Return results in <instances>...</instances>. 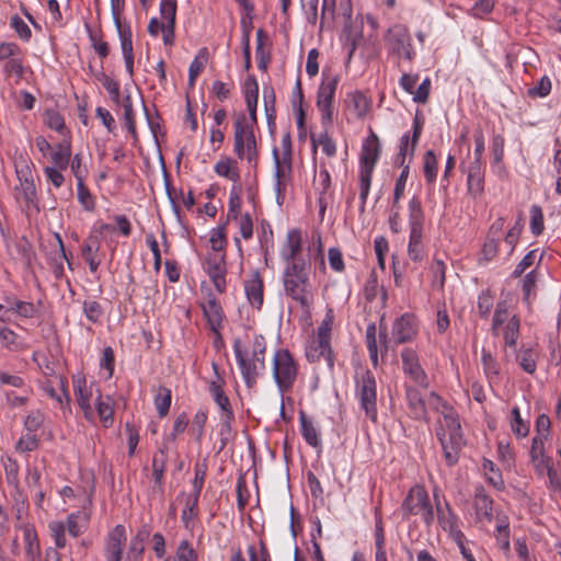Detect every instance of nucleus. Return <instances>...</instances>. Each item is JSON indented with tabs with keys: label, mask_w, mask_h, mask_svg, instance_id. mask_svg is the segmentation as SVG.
Wrapping results in <instances>:
<instances>
[{
	"label": "nucleus",
	"mask_w": 561,
	"mask_h": 561,
	"mask_svg": "<svg viewBox=\"0 0 561 561\" xmlns=\"http://www.w3.org/2000/svg\"><path fill=\"white\" fill-rule=\"evenodd\" d=\"M374 169H369L366 167H360V173H359V198L362 201L363 206L366 203V198L369 193L370 188V182H371V174Z\"/></svg>",
	"instance_id": "nucleus-50"
},
{
	"label": "nucleus",
	"mask_w": 561,
	"mask_h": 561,
	"mask_svg": "<svg viewBox=\"0 0 561 561\" xmlns=\"http://www.w3.org/2000/svg\"><path fill=\"white\" fill-rule=\"evenodd\" d=\"M181 496L184 497V507L182 510L181 519L186 529H193L195 525V520L198 515V499L196 494H185L182 493Z\"/></svg>",
	"instance_id": "nucleus-28"
},
{
	"label": "nucleus",
	"mask_w": 561,
	"mask_h": 561,
	"mask_svg": "<svg viewBox=\"0 0 561 561\" xmlns=\"http://www.w3.org/2000/svg\"><path fill=\"white\" fill-rule=\"evenodd\" d=\"M207 273L219 293L225 291L226 288V266L225 254L209 256L207 259Z\"/></svg>",
	"instance_id": "nucleus-20"
},
{
	"label": "nucleus",
	"mask_w": 561,
	"mask_h": 561,
	"mask_svg": "<svg viewBox=\"0 0 561 561\" xmlns=\"http://www.w3.org/2000/svg\"><path fill=\"white\" fill-rule=\"evenodd\" d=\"M405 394L412 417L415 420H426V403L420 391L413 387H407Z\"/></svg>",
	"instance_id": "nucleus-27"
},
{
	"label": "nucleus",
	"mask_w": 561,
	"mask_h": 561,
	"mask_svg": "<svg viewBox=\"0 0 561 561\" xmlns=\"http://www.w3.org/2000/svg\"><path fill=\"white\" fill-rule=\"evenodd\" d=\"M188 425V416L185 412H182L178 415V417L174 421L172 433L164 437L163 439L170 442L171 444L174 443L176 435L183 433Z\"/></svg>",
	"instance_id": "nucleus-59"
},
{
	"label": "nucleus",
	"mask_w": 561,
	"mask_h": 561,
	"mask_svg": "<svg viewBox=\"0 0 561 561\" xmlns=\"http://www.w3.org/2000/svg\"><path fill=\"white\" fill-rule=\"evenodd\" d=\"M149 537V530L141 528L131 538L125 561H139L145 551V541Z\"/></svg>",
	"instance_id": "nucleus-30"
},
{
	"label": "nucleus",
	"mask_w": 561,
	"mask_h": 561,
	"mask_svg": "<svg viewBox=\"0 0 561 561\" xmlns=\"http://www.w3.org/2000/svg\"><path fill=\"white\" fill-rule=\"evenodd\" d=\"M71 157V145L69 140L58 144L51 153V159L60 170L67 169Z\"/></svg>",
	"instance_id": "nucleus-38"
},
{
	"label": "nucleus",
	"mask_w": 561,
	"mask_h": 561,
	"mask_svg": "<svg viewBox=\"0 0 561 561\" xmlns=\"http://www.w3.org/2000/svg\"><path fill=\"white\" fill-rule=\"evenodd\" d=\"M5 479L8 484L16 488L19 485V463L8 458L4 462Z\"/></svg>",
	"instance_id": "nucleus-61"
},
{
	"label": "nucleus",
	"mask_w": 561,
	"mask_h": 561,
	"mask_svg": "<svg viewBox=\"0 0 561 561\" xmlns=\"http://www.w3.org/2000/svg\"><path fill=\"white\" fill-rule=\"evenodd\" d=\"M391 335L397 344L412 341L416 335L413 318H396L392 322Z\"/></svg>",
	"instance_id": "nucleus-19"
},
{
	"label": "nucleus",
	"mask_w": 561,
	"mask_h": 561,
	"mask_svg": "<svg viewBox=\"0 0 561 561\" xmlns=\"http://www.w3.org/2000/svg\"><path fill=\"white\" fill-rule=\"evenodd\" d=\"M94 404V412L99 415L103 426L106 428L112 426L114 414L113 399L110 396H103L102 393H99V396L95 397Z\"/></svg>",
	"instance_id": "nucleus-29"
},
{
	"label": "nucleus",
	"mask_w": 561,
	"mask_h": 561,
	"mask_svg": "<svg viewBox=\"0 0 561 561\" xmlns=\"http://www.w3.org/2000/svg\"><path fill=\"white\" fill-rule=\"evenodd\" d=\"M468 191L473 196H480L484 190V173L482 174H468Z\"/></svg>",
	"instance_id": "nucleus-58"
},
{
	"label": "nucleus",
	"mask_w": 561,
	"mask_h": 561,
	"mask_svg": "<svg viewBox=\"0 0 561 561\" xmlns=\"http://www.w3.org/2000/svg\"><path fill=\"white\" fill-rule=\"evenodd\" d=\"M209 242L214 251L220 252L224 250L227 242L225 224L211 230Z\"/></svg>",
	"instance_id": "nucleus-54"
},
{
	"label": "nucleus",
	"mask_w": 561,
	"mask_h": 561,
	"mask_svg": "<svg viewBox=\"0 0 561 561\" xmlns=\"http://www.w3.org/2000/svg\"><path fill=\"white\" fill-rule=\"evenodd\" d=\"M483 472L488 481L494 486L500 489L503 485L502 474L499 469L495 468L493 461L484 459L482 463Z\"/></svg>",
	"instance_id": "nucleus-44"
},
{
	"label": "nucleus",
	"mask_w": 561,
	"mask_h": 561,
	"mask_svg": "<svg viewBox=\"0 0 561 561\" xmlns=\"http://www.w3.org/2000/svg\"><path fill=\"white\" fill-rule=\"evenodd\" d=\"M387 42L394 54L403 56L409 60L413 58L411 36L407 27L402 25H394L389 28Z\"/></svg>",
	"instance_id": "nucleus-14"
},
{
	"label": "nucleus",
	"mask_w": 561,
	"mask_h": 561,
	"mask_svg": "<svg viewBox=\"0 0 561 561\" xmlns=\"http://www.w3.org/2000/svg\"><path fill=\"white\" fill-rule=\"evenodd\" d=\"M298 374V364L286 348L277 350L273 356V377L282 393L294 386Z\"/></svg>",
	"instance_id": "nucleus-7"
},
{
	"label": "nucleus",
	"mask_w": 561,
	"mask_h": 561,
	"mask_svg": "<svg viewBox=\"0 0 561 561\" xmlns=\"http://www.w3.org/2000/svg\"><path fill=\"white\" fill-rule=\"evenodd\" d=\"M376 325L375 323L368 324L366 329V345L369 354L370 362L374 367L378 366V345L376 337Z\"/></svg>",
	"instance_id": "nucleus-41"
},
{
	"label": "nucleus",
	"mask_w": 561,
	"mask_h": 561,
	"mask_svg": "<svg viewBox=\"0 0 561 561\" xmlns=\"http://www.w3.org/2000/svg\"><path fill=\"white\" fill-rule=\"evenodd\" d=\"M213 368L215 370V374L217 376V380H213L209 383V392L213 396L214 401L217 403V405L227 413L228 419H231L233 416L230 401L228 397L225 394L222 390V380L220 379L218 375V367L216 364H213Z\"/></svg>",
	"instance_id": "nucleus-26"
},
{
	"label": "nucleus",
	"mask_w": 561,
	"mask_h": 561,
	"mask_svg": "<svg viewBox=\"0 0 561 561\" xmlns=\"http://www.w3.org/2000/svg\"><path fill=\"white\" fill-rule=\"evenodd\" d=\"M22 530L27 561H38L41 557V545L35 527L32 524H25Z\"/></svg>",
	"instance_id": "nucleus-24"
},
{
	"label": "nucleus",
	"mask_w": 561,
	"mask_h": 561,
	"mask_svg": "<svg viewBox=\"0 0 561 561\" xmlns=\"http://www.w3.org/2000/svg\"><path fill=\"white\" fill-rule=\"evenodd\" d=\"M508 423H510L511 431L517 437L526 436V432H522V430L524 427V420H523L520 411L517 407L512 409L511 414L508 416Z\"/></svg>",
	"instance_id": "nucleus-55"
},
{
	"label": "nucleus",
	"mask_w": 561,
	"mask_h": 561,
	"mask_svg": "<svg viewBox=\"0 0 561 561\" xmlns=\"http://www.w3.org/2000/svg\"><path fill=\"white\" fill-rule=\"evenodd\" d=\"M423 169L426 181L433 183L437 174V159L433 150L425 152Z\"/></svg>",
	"instance_id": "nucleus-46"
},
{
	"label": "nucleus",
	"mask_w": 561,
	"mask_h": 561,
	"mask_svg": "<svg viewBox=\"0 0 561 561\" xmlns=\"http://www.w3.org/2000/svg\"><path fill=\"white\" fill-rule=\"evenodd\" d=\"M163 561H198L197 552L187 540H181L175 554L168 557Z\"/></svg>",
	"instance_id": "nucleus-39"
},
{
	"label": "nucleus",
	"mask_w": 561,
	"mask_h": 561,
	"mask_svg": "<svg viewBox=\"0 0 561 561\" xmlns=\"http://www.w3.org/2000/svg\"><path fill=\"white\" fill-rule=\"evenodd\" d=\"M530 455L536 472L540 477L548 476L552 485H559L560 483L558 474L553 469L552 459L543 455V446L539 438H533Z\"/></svg>",
	"instance_id": "nucleus-13"
},
{
	"label": "nucleus",
	"mask_w": 561,
	"mask_h": 561,
	"mask_svg": "<svg viewBox=\"0 0 561 561\" xmlns=\"http://www.w3.org/2000/svg\"><path fill=\"white\" fill-rule=\"evenodd\" d=\"M233 352L236 355L237 364L245 385L251 388L256 383L259 375L265 368V342L263 336H256L253 344L252 355L248 357L243 354L241 348L240 339L233 342Z\"/></svg>",
	"instance_id": "nucleus-3"
},
{
	"label": "nucleus",
	"mask_w": 561,
	"mask_h": 561,
	"mask_svg": "<svg viewBox=\"0 0 561 561\" xmlns=\"http://www.w3.org/2000/svg\"><path fill=\"white\" fill-rule=\"evenodd\" d=\"M111 4H112L113 20H114L115 26L117 28L118 36L121 38L123 55H124V57L134 56L130 27L122 26L119 8H118V5L114 4V0H111Z\"/></svg>",
	"instance_id": "nucleus-23"
},
{
	"label": "nucleus",
	"mask_w": 561,
	"mask_h": 561,
	"mask_svg": "<svg viewBox=\"0 0 561 561\" xmlns=\"http://www.w3.org/2000/svg\"><path fill=\"white\" fill-rule=\"evenodd\" d=\"M425 403L426 408L440 412L443 415L444 421L436 430V435L447 465L454 466L458 461L460 450L465 444L459 416L436 392H431L425 399Z\"/></svg>",
	"instance_id": "nucleus-1"
},
{
	"label": "nucleus",
	"mask_w": 561,
	"mask_h": 561,
	"mask_svg": "<svg viewBox=\"0 0 561 561\" xmlns=\"http://www.w3.org/2000/svg\"><path fill=\"white\" fill-rule=\"evenodd\" d=\"M355 394L366 416L376 423L378 417L377 383L373 373L365 370L357 377Z\"/></svg>",
	"instance_id": "nucleus-9"
},
{
	"label": "nucleus",
	"mask_w": 561,
	"mask_h": 561,
	"mask_svg": "<svg viewBox=\"0 0 561 561\" xmlns=\"http://www.w3.org/2000/svg\"><path fill=\"white\" fill-rule=\"evenodd\" d=\"M311 141H312V146L313 148L316 149L317 146H321L322 147V151L328 156V157H333L336 152V147H335V142L332 140L331 137H329L328 133L324 131L323 134L319 135V137L317 138L316 135H311Z\"/></svg>",
	"instance_id": "nucleus-45"
},
{
	"label": "nucleus",
	"mask_w": 561,
	"mask_h": 561,
	"mask_svg": "<svg viewBox=\"0 0 561 561\" xmlns=\"http://www.w3.org/2000/svg\"><path fill=\"white\" fill-rule=\"evenodd\" d=\"M90 524V513L84 510L70 513L66 522L53 520L48 524V529L57 549H64L67 546L66 531L77 538L88 529Z\"/></svg>",
	"instance_id": "nucleus-6"
},
{
	"label": "nucleus",
	"mask_w": 561,
	"mask_h": 561,
	"mask_svg": "<svg viewBox=\"0 0 561 561\" xmlns=\"http://www.w3.org/2000/svg\"><path fill=\"white\" fill-rule=\"evenodd\" d=\"M160 13L164 23L175 24L176 0H161Z\"/></svg>",
	"instance_id": "nucleus-56"
},
{
	"label": "nucleus",
	"mask_w": 561,
	"mask_h": 561,
	"mask_svg": "<svg viewBox=\"0 0 561 561\" xmlns=\"http://www.w3.org/2000/svg\"><path fill=\"white\" fill-rule=\"evenodd\" d=\"M171 400V390L165 387H159L154 396V405L160 417H164L169 413Z\"/></svg>",
	"instance_id": "nucleus-40"
},
{
	"label": "nucleus",
	"mask_w": 561,
	"mask_h": 561,
	"mask_svg": "<svg viewBox=\"0 0 561 561\" xmlns=\"http://www.w3.org/2000/svg\"><path fill=\"white\" fill-rule=\"evenodd\" d=\"M123 108H124V121H125L127 130L130 133V135L133 136L134 139H137L134 110H133L131 99L129 95H127L123 100Z\"/></svg>",
	"instance_id": "nucleus-47"
},
{
	"label": "nucleus",
	"mask_w": 561,
	"mask_h": 561,
	"mask_svg": "<svg viewBox=\"0 0 561 561\" xmlns=\"http://www.w3.org/2000/svg\"><path fill=\"white\" fill-rule=\"evenodd\" d=\"M209 58V53L206 47H203L198 50L197 55L195 56L194 60L192 61L190 69H188V85L191 88L194 87L195 80L198 77V75L204 70L207 61Z\"/></svg>",
	"instance_id": "nucleus-35"
},
{
	"label": "nucleus",
	"mask_w": 561,
	"mask_h": 561,
	"mask_svg": "<svg viewBox=\"0 0 561 561\" xmlns=\"http://www.w3.org/2000/svg\"><path fill=\"white\" fill-rule=\"evenodd\" d=\"M207 417H208L207 412L203 409H199L193 417L190 431L195 436V439L198 443H201V440L204 436L205 424L207 422Z\"/></svg>",
	"instance_id": "nucleus-43"
},
{
	"label": "nucleus",
	"mask_w": 561,
	"mask_h": 561,
	"mask_svg": "<svg viewBox=\"0 0 561 561\" xmlns=\"http://www.w3.org/2000/svg\"><path fill=\"white\" fill-rule=\"evenodd\" d=\"M403 519L409 520L412 515H421L424 523L431 525L434 520V511L427 491L415 485L411 488L401 505Z\"/></svg>",
	"instance_id": "nucleus-8"
},
{
	"label": "nucleus",
	"mask_w": 561,
	"mask_h": 561,
	"mask_svg": "<svg viewBox=\"0 0 561 561\" xmlns=\"http://www.w3.org/2000/svg\"><path fill=\"white\" fill-rule=\"evenodd\" d=\"M38 448V439L35 434L27 433L16 443L15 449L20 453L33 451Z\"/></svg>",
	"instance_id": "nucleus-57"
},
{
	"label": "nucleus",
	"mask_w": 561,
	"mask_h": 561,
	"mask_svg": "<svg viewBox=\"0 0 561 561\" xmlns=\"http://www.w3.org/2000/svg\"><path fill=\"white\" fill-rule=\"evenodd\" d=\"M380 151L381 148L379 138L374 131H370L369 136L366 138L363 145L360 154L362 167L374 169L380 156Z\"/></svg>",
	"instance_id": "nucleus-21"
},
{
	"label": "nucleus",
	"mask_w": 561,
	"mask_h": 561,
	"mask_svg": "<svg viewBox=\"0 0 561 561\" xmlns=\"http://www.w3.org/2000/svg\"><path fill=\"white\" fill-rule=\"evenodd\" d=\"M214 170H215V172L219 176H224V178L229 179V180H231L233 182H238L239 179H240V174H239V170L237 168V163L231 158L227 157V158H224V159L219 160L215 164Z\"/></svg>",
	"instance_id": "nucleus-37"
},
{
	"label": "nucleus",
	"mask_w": 561,
	"mask_h": 561,
	"mask_svg": "<svg viewBox=\"0 0 561 561\" xmlns=\"http://www.w3.org/2000/svg\"><path fill=\"white\" fill-rule=\"evenodd\" d=\"M98 80L101 81L102 84L104 85V88L108 91V93L112 96V100L114 102H118L119 101V84L104 72H100L98 75Z\"/></svg>",
	"instance_id": "nucleus-62"
},
{
	"label": "nucleus",
	"mask_w": 561,
	"mask_h": 561,
	"mask_svg": "<svg viewBox=\"0 0 561 561\" xmlns=\"http://www.w3.org/2000/svg\"><path fill=\"white\" fill-rule=\"evenodd\" d=\"M9 312L16 313L18 316H27L28 313L34 312V305L5 297L0 302V313Z\"/></svg>",
	"instance_id": "nucleus-33"
},
{
	"label": "nucleus",
	"mask_w": 561,
	"mask_h": 561,
	"mask_svg": "<svg viewBox=\"0 0 561 561\" xmlns=\"http://www.w3.org/2000/svg\"><path fill=\"white\" fill-rule=\"evenodd\" d=\"M402 370L404 375L420 387H428V377L421 366L419 355L415 350L405 347L401 352Z\"/></svg>",
	"instance_id": "nucleus-12"
},
{
	"label": "nucleus",
	"mask_w": 561,
	"mask_h": 561,
	"mask_svg": "<svg viewBox=\"0 0 561 561\" xmlns=\"http://www.w3.org/2000/svg\"><path fill=\"white\" fill-rule=\"evenodd\" d=\"M284 286L286 294L299 305V309L296 311L304 316H310L313 295L302 265L293 262L286 268Z\"/></svg>",
	"instance_id": "nucleus-2"
},
{
	"label": "nucleus",
	"mask_w": 561,
	"mask_h": 561,
	"mask_svg": "<svg viewBox=\"0 0 561 561\" xmlns=\"http://www.w3.org/2000/svg\"><path fill=\"white\" fill-rule=\"evenodd\" d=\"M545 229L543 215L539 206L534 205L530 208V230L533 234L540 236Z\"/></svg>",
	"instance_id": "nucleus-52"
},
{
	"label": "nucleus",
	"mask_w": 561,
	"mask_h": 561,
	"mask_svg": "<svg viewBox=\"0 0 561 561\" xmlns=\"http://www.w3.org/2000/svg\"><path fill=\"white\" fill-rule=\"evenodd\" d=\"M248 553L249 561H272L270 551L264 541H260L259 549H256L254 546H249Z\"/></svg>",
	"instance_id": "nucleus-63"
},
{
	"label": "nucleus",
	"mask_w": 561,
	"mask_h": 561,
	"mask_svg": "<svg viewBox=\"0 0 561 561\" xmlns=\"http://www.w3.org/2000/svg\"><path fill=\"white\" fill-rule=\"evenodd\" d=\"M339 83V76L323 72L322 82L318 89L317 107L321 112L322 124H331L333 121V100Z\"/></svg>",
	"instance_id": "nucleus-11"
},
{
	"label": "nucleus",
	"mask_w": 561,
	"mask_h": 561,
	"mask_svg": "<svg viewBox=\"0 0 561 561\" xmlns=\"http://www.w3.org/2000/svg\"><path fill=\"white\" fill-rule=\"evenodd\" d=\"M57 386L59 387V390L60 392L58 393L55 388H54V385L51 381H47L43 385V389L44 391L51 398V399H55L56 401H58L61 405L65 404L67 407H69L70 404V396H69V392H68V389H67V382L66 380L58 376L56 377L55 379Z\"/></svg>",
	"instance_id": "nucleus-34"
},
{
	"label": "nucleus",
	"mask_w": 561,
	"mask_h": 561,
	"mask_svg": "<svg viewBox=\"0 0 561 561\" xmlns=\"http://www.w3.org/2000/svg\"><path fill=\"white\" fill-rule=\"evenodd\" d=\"M126 530L123 525H117L108 534L106 541V560L107 561H122L123 551L126 545Z\"/></svg>",
	"instance_id": "nucleus-16"
},
{
	"label": "nucleus",
	"mask_w": 561,
	"mask_h": 561,
	"mask_svg": "<svg viewBox=\"0 0 561 561\" xmlns=\"http://www.w3.org/2000/svg\"><path fill=\"white\" fill-rule=\"evenodd\" d=\"M333 318H324L317 328V334L306 346V357L310 363L324 360L330 368L334 366V357L331 348V336L333 331Z\"/></svg>",
	"instance_id": "nucleus-5"
},
{
	"label": "nucleus",
	"mask_w": 561,
	"mask_h": 561,
	"mask_svg": "<svg viewBox=\"0 0 561 561\" xmlns=\"http://www.w3.org/2000/svg\"><path fill=\"white\" fill-rule=\"evenodd\" d=\"M345 104L359 119H364L371 108V100L358 90L347 93Z\"/></svg>",
	"instance_id": "nucleus-22"
},
{
	"label": "nucleus",
	"mask_w": 561,
	"mask_h": 561,
	"mask_svg": "<svg viewBox=\"0 0 561 561\" xmlns=\"http://www.w3.org/2000/svg\"><path fill=\"white\" fill-rule=\"evenodd\" d=\"M287 247H288V254L286 255V259L289 261H294L296 255L301 250V234L299 230H290L287 233Z\"/></svg>",
	"instance_id": "nucleus-48"
},
{
	"label": "nucleus",
	"mask_w": 561,
	"mask_h": 561,
	"mask_svg": "<svg viewBox=\"0 0 561 561\" xmlns=\"http://www.w3.org/2000/svg\"><path fill=\"white\" fill-rule=\"evenodd\" d=\"M241 210V197H240V187L233 186L230 193L229 198V209L227 214V218L230 220H236L240 215Z\"/></svg>",
	"instance_id": "nucleus-53"
},
{
	"label": "nucleus",
	"mask_w": 561,
	"mask_h": 561,
	"mask_svg": "<svg viewBox=\"0 0 561 561\" xmlns=\"http://www.w3.org/2000/svg\"><path fill=\"white\" fill-rule=\"evenodd\" d=\"M550 91L551 80L548 76H542L534 88L528 89V95L545 98L550 93Z\"/></svg>",
	"instance_id": "nucleus-60"
},
{
	"label": "nucleus",
	"mask_w": 561,
	"mask_h": 561,
	"mask_svg": "<svg viewBox=\"0 0 561 561\" xmlns=\"http://www.w3.org/2000/svg\"><path fill=\"white\" fill-rule=\"evenodd\" d=\"M172 444L165 439L162 440L157 451L152 456V476L153 481L158 486H162L163 476L165 472L169 453Z\"/></svg>",
	"instance_id": "nucleus-17"
},
{
	"label": "nucleus",
	"mask_w": 561,
	"mask_h": 561,
	"mask_svg": "<svg viewBox=\"0 0 561 561\" xmlns=\"http://www.w3.org/2000/svg\"><path fill=\"white\" fill-rule=\"evenodd\" d=\"M437 517L444 530H448L449 533L455 531V528H457L456 517L451 513L448 504H446V512L437 504Z\"/></svg>",
	"instance_id": "nucleus-49"
},
{
	"label": "nucleus",
	"mask_w": 561,
	"mask_h": 561,
	"mask_svg": "<svg viewBox=\"0 0 561 561\" xmlns=\"http://www.w3.org/2000/svg\"><path fill=\"white\" fill-rule=\"evenodd\" d=\"M299 421L301 425V435L311 447H319L321 445V440L318 435L317 428L313 426L311 420L307 417L304 412L299 414Z\"/></svg>",
	"instance_id": "nucleus-36"
},
{
	"label": "nucleus",
	"mask_w": 561,
	"mask_h": 561,
	"mask_svg": "<svg viewBox=\"0 0 561 561\" xmlns=\"http://www.w3.org/2000/svg\"><path fill=\"white\" fill-rule=\"evenodd\" d=\"M78 201L88 211H92L95 207L94 198L92 197L89 188L84 184V180L78 181Z\"/></svg>",
	"instance_id": "nucleus-51"
},
{
	"label": "nucleus",
	"mask_w": 561,
	"mask_h": 561,
	"mask_svg": "<svg viewBox=\"0 0 561 561\" xmlns=\"http://www.w3.org/2000/svg\"><path fill=\"white\" fill-rule=\"evenodd\" d=\"M100 249V240L96 236H89L82 245L81 253L84 261L89 264L91 272H96L100 261L95 260V253Z\"/></svg>",
	"instance_id": "nucleus-31"
},
{
	"label": "nucleus",
	"mask_w": 561,
	"mask_h": 561,
	"mask_svg": "<svg viewBox=\"0 0 561 561\" xmlns=\"http://www.w3.org/2000/svg\"><path fill=\"white\" fill-rule=\"evenodd\" d=\"M44 423V414L39 411H32L24 421V426L28 433H34L41 428Z\"/></svg>",
	"instance_id": "nucleus-64"
},
{
	"label": "nucleus",
	"mask_w": 561,
	"mask_h": 561,
	"mask_svg": "<svg viewBox=\"0 0 561 561\" xmlns=\"http://www.w3.org/2000/svg\"><path fill=\"white\" fill-rule=\"evenodd\" d=\"M273 157L276 165V191L280 193L285 188L284 180L291 171V160H288L287 165H280V159L278 156V150L276 148H274L273 150Z\"/></svg>",
	"instance_id": "nucleus-42"
},
{
	"label": "nucleus",
	"mask_w": 561,
	"mask_h": 561,
	"mask_svg": "<svg viewBox=\"0 0 561 561\" xmlns=\"http://www.w3.org/2000/svg\"><path fill=\"white\" fill-rule=\"evenodd\" d=\"M247 298L252 307L260 310L263 304V280L259 272H253L251 278L244 284Z\"/></svg>",
	"instance_id": "nucleus-25"
},
{
	"label": "nucleus",
	"mask_w": 561,
	"mask_h": 561,
	"mask_svg": "<svg viewBox=\"0 0 561 561\" xmlns=\"http://www.w3.org/2000/svg\"><path fill=\"white\" fill-rule=\"evenodd\" d=\"M477 518L480 522L492 520V500L483 492L478 491L473 501Z\"/></svg>",
	"instance_id": "nucleus-32"
},
{
	"label": "nucleus",
	"mask_w": 561,
	"mask_h": 561,
	"mask_svg": "<svg viewBox=\"0 0 561 561\" xmlns=\"http://www.w3.org/2000/svg\"><path fill=\"white\" fill-rule=\"evenodd\" d=\"M410 241L409 243L423 244L424 213L421 202L413 197L409 203Z\"/></svg>",
	"instance_id": "nucleus-15"
},
{
	"label": "nucleus",
	"mask_w": 561,
	"mask_h": 561,
	"mask_svg": "<svg viewBox=\"0 0 561 561\" xmlns=\"http://www.w3.org/2000/svg\"><path fill=\"white\" fill-rule=\"evenodd\" d=\"M233 151L239 159H247L250 164L256 167L259 150L254 127L248 125L245 114H240L233 124Z\"/></svg>",
	"instance_id": "nucleus-4"
},
{
	"label": "nucleus",
	"mask_w": 561,
	"mask_h": 561,
	"mask_svg": "<svg viewBox=\"0 0 561 561\" xmlns=\"http://www.w3.org/2000/svg\"><path fill=\"white\" fill-rule=\"evenodd\" d=\"M72 385L76 401L81 409L84 419L88 422H94L95 412L92 402H95V397H98L99 393H102L99 385L94 381L88 383L83 374H76L72 377Z\"/></svg>",
	"instance_id": "nucleus-10"
},
{
	"label": "nucleus",
	"mask_w": 561,
	"mask_h": 561,
	"mask_svg": "<svg viewBox=\"0 0 561 561\" xmlns=\"http://www.w3.org/2000/svg\"><path fill=\"white\" fill-rule=\"evenodd\" d=\"M16 175L20 182V185L15 187L16 197H22L27 204L32 203L36 197V187L30 168L24 165L16 169Z\"/></svg>",
	"instance_id": "nucleus-18"
}]
</instances>
